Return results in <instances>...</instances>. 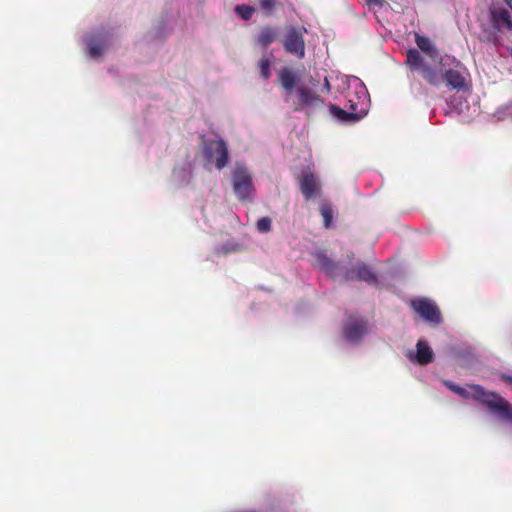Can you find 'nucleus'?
Here are the masks:
<instances>
[{"instance_id": "a878e982", "label": "nucleus", "mask_w": 512, "mask_h": 512, "mask_svg": "<svg viewBox=\"0 0 512 512\" xmlns=\"http://www.w3.org/2000/svg\"><path fill=\"white\" fill-rule=\"evenodd\" d=\"M323 88L327 91V92H330L331 91V84L328 80L327 77L324 78V83H323Z\"/></svg>"}, {"instance_id": "0eeeda50", "label": "nucleus", "mask_w": 512, "mask_h": 512, "mask_svg": "<svg viewBox=\"0 0 512 512\" xmlns=\"http://www.w3.org/2000/svg\"><path fill=\"white\" fill-rule=\"evenodd\" d=\"M368 332V321L357 316H350L342 328L343 337L353 344H359Z\"/></svg>"}, {"instance_id": "c85d7f7f", "label": "nucleus", "mask_w": 512, "mask_h": 512, "mask_svg": "<svg viewBox=\"0 0 512 512\" xmlns=\"http://www.w3.org/2000/svg\"><path fill=\"white\" fill-rule=\"evenodd\" d=\"M505 111H510L511 109V106L510 105H507L506 107L503 108Z\"/></svg>"}, {"instance_id": "4be33fe9", "label": "nucleus", "mask_w": 512, "mask_h": 512, "mask_svg": "<svg viewBox=\"0 0 512 512\" xmlns=\"http://www.w3.org/2000/svg\"><path fill=\"white\" fill-rule=\"evenodd\" d=\"M260 8L266 13V15L271 16L273 11L278 7L283 5L282 0H258Z\"/></svg>"}, {"instance_id": "b1692460", "label": "nucleus", "mask_w": 512, "mask_h": 512, "mask_svg": "<svg viewBox=\"0 0 512 512\" xmlns=\"http://www.w3.org/2000/svg\"><path fill=\"white\" fill-rule=\"evenodd\" d=\"M272 221L269 217H262L257 220L256 228L261 233H267L271 230Z\"/></svg>"}, {"instance_id": "6e6552de", "label": "nucleus", "mask_w": 512, "mask_h": 512, "mask_svg": "<svg viewBox=\"0 0 512 512\" xmlns=\"http://www.w3.org/2000/svg\"><path fill=\"white\" fill-rule=\"evenodd\" d=\"M207 159L214 160L217 169H223L229 162V151L226 142L219 138L209 142L204 147Z\"/></svg>"}, {"instance_id": "f03ea898", "label": "nucleus", "mask_w": 512, "mask_h": 512, "mask_svg": "<svg viewBox=\"0 0 512 512\" xmlns=\"http://www.w3.org/2000/svg\"><path fill=\"white\" fill-rule=\"evenodd\" d=\"M446 385L460 397L464 399L472 398L485 406L490 412L512 423V405L499 394L486 391L481 385H471L470 391L449 381L446 382Z\"/></svg>"}, {"instance_id": "ddd939ff", "label": "nucleus", "mask_w": 512, "mask_h": 512, "mask_svg": "<svg viewBox=\"0 0 512 512\" xmlns=\"http://www.w3.org/2000/svg\"><path fill=\"white\" fill-rule=\"evenodd\" d=\"M415 355L416 362L420 365H427L433 361V352L424 341H418Z\"/></svg>"}, {"instance_id": "9d476101", "label": "nucleus", "mask_w": 512, "mask_h": 512, "mask_svg": "<svg viewBox=\"0 0 512 512\" xmlns=\"http://www.w3.org/2000/svg\"><path fill=\"white\" fill-rule=\"evenodd\" d=\"M300 190L306 200L320 195L321 185L313 173H307L300 179Z\"/></svg>"}, {"instance_id": "9b49d317", "label": "nucleus", "mask_w": 512, "mask_h": 512, "mask_svg": "<svg viewBox=\"0 0 512 512\" xmlns=\"http://www.w3.org/2000/svg\"><path fill=\"white\" fill-rule=\"evenodd\" d=\"M346 278L349 280L365 281L368 284H376L377 277L375 273L364 263H359L347 270Z\"/></svg>"}, {"instance_id": "1a4fd4ad", "label": "nucleus", "mask_w": 512, "mask_h": 512, "mask_svg": "<svg viewBox=\"0 0 512 512\" xmlns=\"http://www.w3.org/2000/svg\"><path fill=\"white\" fill-rule=\"evenodd\" d=\"M283 46L287 53L303 59L305 57V41L302 30L290 27L283 39Z\"/></svg>"}, {"instance_id": "393cba45", "label": "nucleus", "mask_w": 512, "mask_h": 512, "mask_svg": "<svg viewBox=\"0 0 512 512\" xmlns=\"http://www.w3.org/2000/svg\"><path fill=\"white\" fill-rule=\"evenodd\" d=\"M368 5L382 7L385 4L384 0H365Z\"/></svg>"}, {"instance_id": "20e7f679", "label": "nucleus", "mask_w": 512, "mask_h": 512, "mask_svg": "<svg viewBox=\"0 0 512 512\" xmlns=\"http://www.w3.org/2000/svg\"><path fill=\"white\" fill-rule=\"evenodd\" d=\"M469 77L470 74L468 69L463 65V63L457 61L453 68L445 70L442 80L445 81L446 85L450 89L464 91L468 90L470 87Z\"/></svg>"}, {"instance_id": "6ab92c4d", "label": "nucleus", "mask_w": 512, "mask_h": 512, "mask_svg": "<svg viewBox=\"0 0 512 512\" xmlns=\"http://www.w3.org/2000/svg\"><path fill=\"white\" fill-rule=\"evenodd\" d=\"M271 58L265 53L259 60L258 68L260 71V75L264 80H267L271 77Z\"/></svg>"}, {"instance_id": "423d86ee", "label": "nucleus", "mask_w": 512, "mask_h": 512, "mask_svg": "<svg viewBox=\"0 0 512 512\" xmlns=\"http://www.w3.org/2000/svg\"><path fill=\"white\" fill-rule=\"evenodd\" d=\"M410 308L426 322L434 325L442 323V315L437 304L429 298H418L410 301Z\"/></svg>"}, {"instance_id": "412c9836", "label": "nucleus", "mask_w": 512, "mask_h": 512, "mask_svg": "<svg viewBox=\"0 0 512 512\" xmlns=\"http://www.w3.org/2000/svg\"><path fill=\"white\" fill-rule=\"evenodd\" d=\"M320 213L323 217L324 226L326 228H329L331 226L333 216H334V210L330 203L323 202L320 205Z\"/></svg>"}, {"instance_id": "aec40b11", "label": "nucleus", "mask_w": 512, "mask_h": 512, "mask_svg": "<svg viewBox=\"0 0 512 512\" xmlns=\"http://www.w3.org/2000/svg\"><path fill=\"white\" fill-rule=\"evenodd\" d=\"M347 104H348V106H346V107L350 111V113L359 114V120L362 119L366 115V109L364 107V103H360L358 97H356V100L354 98H349L347 100Z\"/></svg>"}, {"instance_id": "f8f14e48", "label": "nucleus", "mask_w": 512, "mask_h": 512, "mask_svg": "<svg viewBox=\"0 0 512 512\" xmlns=\"http://www.w3.org/2000/svg\"><path fill=\"white\" fill-rule=\"evenodd\" d=\"M86 43L90 56L92 58H98L102 55L107 45V39L104 35H96L87 38Z\"/></svg>"}, {"instance_id": "39448f33", "label": "nucleus", "mask_w": 512, "mask_h": 512, "mask_svg": "<svg viewBox=\"0 0 512 512\" xmlns=\"http://www.w3.org/2000/svg\"><path fill=\"white\" fill-rule=\"evenodd\" d=\"M233 190L239 200H247L253 192L252 177L243 165H237L232 173Z\"/></svg>"}, {"instance_id": "a211bd4d", "label": "nucleus", "mask_w": 512, "mask_h": 512, "mask_svg": "<svg viewBox=\"0 0 512 512\" xmlns=\"http://www.w3.org/2000/svg\"><path fill=\"white\" fill-rule=\"evenodd\" d=\"M315 259L320 268L325 270L328 274H333L337 268V264L331 260L324 252H317Z\"/></svg>"}, {"instance_id": "4468645a", "label": "nucleus", "mask_w": 512, "mask_h": 512, "mask_svg": "<svg viewBox=\"0 0 512 512\" xmlns=\"http://www.w3.org/2000/svg\"><path fill=\"white\" fill-rule=\"evenodd\" d=\"M331 114L342 122H356L359 121V114L350 113L347 108H340L335 104L329 106Z\"/></svg>"}, {"instance_id": "5701e85b", "label": "nucleus", "mask_w": 512, "mask_h": 512, "mask_svg": "<svg viewBox=\"0 0 512 512\" xmlns=\"http://www.w3.org/2000/svg\"><path fill=\"white\" fill-rule=\"evenodd\" d=\"M254 8L249 5H237L235 7L236 14L244 20H250L254 13Z\"/></svg>"}, {"instance_id": "f3484780", "label": "nucleus", "mask_w": 512, "mask_h": 512, "mask_svg": "<svg viewBox=\"0 0 512 512\" xmlns=\"http://www.w3.org/2000/svg\"><path fill=\"white\" fill-rule=\"evenodd\" d=\"M276 39L277 32L275 31V29L270 26H266L260 30L257 36V43L261 45L263 48H267Z\"/></svg>"}, {"instance_id": "2eb2a0df", "label": "nucleus", "mask_w": 512, "mask_h": 512, "mask_svg": "<svg viewBox=\"0 0 512 512\" xmlns=\"http://www.w3.org/2000/svg\"><path fill=\"white\" fill-rule=\"evenodd\" d=\"M492 20L496 27L505 26L508 30H512V19L508 10L500 9L492 12Z\"/></svg>"}, {"instance_id": "bb28decb", "label": "nucleus", "mask_w": 512, "mask_h": 512, "mask_svg": "<svg viewBox=\"0 0 512 512\" xmlns=\"http://www.w3.org/2000/svg\"><path fill=\"white\" fill-rule=\"evenodd\" d=\"M502 379H503L505 382H507V383H509V384H511V385H512V376H509V375H503V376H502Z\"/></svg>"}, {"instance_id": "7ed1b4c3", "label": "nucleus", "mask_w": 512, "mask_h": 512, "mask_svg": "<svg viewBox=\"0 0 512 512\" xmlns=\"http://www.w3.org/2000/svg\"><path fill=\"white\" fill-rule=\"evenodd\" d=\"M406 64L411 71H418L428 84L432 86L440 85L443 74L425 62L418 50L409 49L407 51Z\"/></svg>"}, {"instance_id": "dca6fc26", "label": "nucleus", "mask_w": 512, "mask_h": 512, "mask_svg": "<svg viewBox=\"0 0 512 512\" xmlns=\"http://www.w3.org/2000/svg\"><path fill=\"white\" fill-rule=\"evenodd\" d=\"M415 42L418 48L427 54L429 57L434 58L437 56L438 51L435 45L431 42V40L426 36H421L419 34L415 35Z\"/></svg>"}, {"instance_id": "cd10ccee", "label": "nucleus", "mask_w": 512, "mask_h": 512, "mask_svg": "<svg viewBox=\"0 0 512 512\" xmlns=\"http://www.w3.org/2000/svg\"><path fill=\"white\" fill-rule=\"evenodd\" d=\"M505 2L512 9V0H505Z\"/></svg>"}, {"instance_id": "f257e3e1", "label": "nucleus", "mask_w": 512, "mask_h": 512, "mask_svg": "<svg viewBox=\"0 0 512 512\" xmlns=\"http://www.w3.org/2000/svg\"><path fill=\"white\" fill-rule=\"evenodd\" d=\"M278 80L285 91L284 101L292 105L293 111L305 110L307 113L321 108L323 99L307 86H297V75L289 68L284 67L278 71Z\"/></svg>"}]
</instances>
